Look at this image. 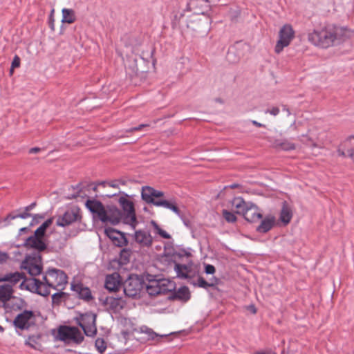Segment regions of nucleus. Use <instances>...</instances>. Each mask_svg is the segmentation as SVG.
I'll return each instance as SVG.
<instances>
[{
	"instance_id": "f257e3e1",
	"label": "nucleus",
	"mask_w": 354,
	"mask_h": 354,
	"mask_svg": "<svg viewBox=\"0 0 354 354\" xmlns=\"http://www.w3.org/2000/svg\"><path fill=\"white\" fill-rule=\"evenodd\" d=\"M86 207L92 212L95 218L104 223L117 225L122 218V214L117 207H104L101 202L96 200H88L86 202Z\"/></svg>"
},
{
	"instance_id": "f03ea898",
	"label": "nucleus",
	"mask_w": 354,
	"mask_h": 354,
	"mask_svg": "<svg viewBox=\"0 0 354 354\" xmlns=\"http://www.w3.org/2000/svg\"><path fill=\"white\" fill-rule=\"evenodd\" d=\"M343 31L342 28L327 26L320 30H314L308 34V39L313 45L326 48L340 40L339 36Z\"/></svg>"
},
{
	"instance_id": "7ed1b4c3",
	"label": "nucleus",
	"mask_w": 354,
	"mask_h": 354,
	"mask_svg": "<svg viewBox=\"0 0 354 354\" xmlns=\"http://www.w3.org/2000/svg\"><path fill=\"white\" fill-rule=\"evenodd\" d=\"M67 276L64 271L53 268L49 269L43 277L44 283L50 289L63 290L68 283Z\"/></svg>"
},
{
	"instance_id": "20e7f679",
	"label": "nucleus",
	"mask_w": 354,
	"mask_h": 354,
	"mask_svg": "<svg viewBox=\"0 0 354 354\" xmlns=\"http://www.w3.org/2000/svg\"><path fill=\"white\" fill-rule=\"evenodd\" d=\"M175 289V283L168 279H150L146 284V291L150 296L165 294Z\"/></svg>"
},
{
	"instance_id": "39448f33",
	"label": "nucleus",
	"mask_w": 354,
	"mask_h": 354,
	"mask_svg": "<svg viewBox=\"0 0 354 354\" xmlns=\"http://www.w3.org/2000/svg\"><path fill=\"white\" fill-rule=\"evenodd\" d=\"M127 196V194L120 196L118 202L124 214V222L134 230L138 222L136 219L133 203Z\"/></svg>"
},
{
	"instance_id": "423d86ee",
	"label": "nucleus",
	"mask_w": 354,
	"mask_h": 354,
	"mask_svg": "<svg viewBox=\"0 0 354 354\" xmlns=\"http://www.w3.org/2000/svg\"><path fill=\"white\" fill-rule=\"evenodd\" d=\"M19 286L21 290H26L44 297L50 294V291L48 290V288L44 283V281H39L33 277L24 278Z\"/></svg>"
},
{
	"instance_id": "0eeeda50",
	"label": "nucleus",
	"mask_w": 354,
	"mask_h": 354,
	"mask_svg": "<svg viewBox=\"0 0 354 354\" xmlns=\"http://www.w3.org/2000/svg\"><path fill=\"white\" fill-rule=\"evenodd\" d=\"M143 285V281L138 275H130L124 283V293L127 297L135 298L140 295Z\"/></svg>"
},
{
	"instance_id": "6e6552de",
	"label": "nucleus",
	"mask_w": 354,
	"mask_h": 354,
	"mask_svg": "<svg viewBox=\"0 0 354 354\" xmlns=\"http://www.w3.org/2000/svg\"><path fill=\"white\" fill-rule=\"evenodd\" d=\"M36 318L35 312L26 309L15 317L13 324L16 328L28 330L35 324Z\"/></svg>"
},
{
	"instance_id": "1a4fd4ad",
	"label": "nucleus",
	"mask_w": 354,
	"mask_h": 354,
	"mask_svg": "<svg viewBox=\"0 0 354 354\" xmlns=\"http://www.w3.org/2000/svg\"><path fill=\"white\" fill-rule=\"evenodd\" d=\"M21 268L31 275L37 276L41 272V259L39 254L28 255L22 261Z\"/></svg>"
},
{
	"instance_id": "9d476101",
	"label": "nucleus",
	"mask_w": 354,
	"mask_h": 354,
	"mask_svg": "<svg viewBox=\"0 0 354 354\" xmlns=\"http://www.w3.org/2000/svg\"><path fill=\"white\" fill-rule=\"evenodd\" d=\"M57 337L59 340L65 342L80 343L84 339V336L78 328L69 326H61Z\"/></svg>"
},
{
	"instance_id": "9b49d317",
	"label": "nucleus",
	"mask_w": 354,
	"mask_h": 354,
	"mask_svg": "<svg viewBox=\"0 0 354 354\" xmlns=\"http://www.w3.org/2000/svg\"><path fill=\"white\" fill-rule=\"evenodd\" d=\"M82 219L81 210L77 206L68 207L65 212L59 216L56 221L58 226L65 227Z\"/></svg>"
},
{
	"instance_id": "f8f14e48",
	"label": "nucleus",
	"mask_w": 354,
	"mask_h": 354,
	"mask_svg": "<svg viewBox=\"0 0 354 354\" xmlns=\"http://www.w3.org/2000/svg\"><path fill=\"white\" fill-rule=\"evenodd\" d=\"M295 32L290 25H284L279 30V40L275 46V52L280 53L285 47H287L292 40Z\"/></svg>"
},
{
	"instance_id": "ddd939ff",
	"label": "nucleus",
	"mask_w": 354,
	"mask_h": 354,
	"mask_svg": "<svg viewBox=\"0 0 354 354\" xmlns=\"http://www.w3.org/2000/svg\"><path fill=\"white\" fill-rule=\"evenodd\" d=\"M133 234L134 241L140 246V247H150L153 243V238L151 234L142 230H136V228Z\"/></svg>"
},
{
	"instance_id": "4468645a",
	"label": "nucleus",
	"mask_w": 354,
	"mask_h": 354,
	"mask_svg": "<svg viewBox=\"0 0 354 354\" xmlns=\"http://www.w3.org/2000/svg\"><path fill=\"white\" fill-rule=\"evenodd\" d=\"M105 288L109 292H116L121 287L120 276L118 273L114 272L106 277L104 282Z\"/></svg>"
},
{
	"instance_id": "2eb2a0df",
	"label": "nucleus",
	"mask_w": 354,
	"mask_h": 354,
	"mask_svg": "<svg viewBox=\"0 0 354 354\" xmlns=\"http://www.w3.org/2000/svg\"><path fill=\"white\" fill-rule=\"evenodd\" d=\"M242 215L248 222H256L262 218V214L259 212V208L252 203H250L248 205Z\"/></svg>"
},
{
	"instance_id": "dca6fc26",
	"label": "nucleus",
	"mask_w": 354,
	"mask_h": 354,
	"mask_svg": "<svg viewBox=\"0 0 354 354\" xmlns=\"http://www.w3.org/2000/svg\"><path fill=\"white\" fill-rule=\"evenodd\" d=\"M71 290L74 291L78 297L86 301H89L93 299L91 290L84 286L82 283H75L71 285Z\"/></svg>"
},
{
	"instance_id": "f3484780",
	"label": "nucleus",
	"mask_w": 354,
	"mask_h": 354,
	"mask_svg": "<svg viewBox=\"0 0 354 354\" xmlns=\"http://www.w3.org/2000/svg\"><path fill=\"white\" fill-rule=\"evenodd\" d=\"M26 245L37 250L38 251L44 250L46 245L43 240V237L33 234L28 237L26 241Z\"/></svg>"
},
{
	"instance_id": "a211bd4d",
	"label": "nucleus",
	"mask_w": 354,
	"mask_h": 354,
	"mask_svg": "<svg viewBox=\"0 0 354 354\" xmlns=\"http://www.w3.org/2000/svg\"><path fill=\"white\" fill-rule=\"evenodd\" d=\"M25 276L23 273L19 272L7 273L0 277V281H8L10 286H15L19 283L24 280Z\"/></svg>"
},
{
	"instance_id": "6ab92c4d",
	"label": "nucleus",
	"mask_w": 354,
	"mask_h": 354,
	"mask_svg": "<svg viewBox=\"0 0 354 354\" xmlns=\"http://www.w3.org/2000/svg\"><path fill=\"white\" fill-rule=\"evenodd\" d=\"M156 207H163L166 209H170L174 213H175L178 216L182 218V214L176 205V203L174 199L170 200H165V199H159L158 201L156 203Z\"/></svg>"
},
{
	"instance_id": "aec40b11",
	"label": "nucleus",
	"mask_w": 354,
	"mask_h": 354,
	"mask_svg": "<svg viewBox=\"0 0 354 354\" xmlns=\"http://www.w3.org/2000/svg\"><path fill=\"white\" fill-rule=\"evenodd\" d=\"M275 223V218L272 216H266L257 227V230L260 233H266L272 229Z\"/></svg>"
},
{
	"instance_id": "412c9836",
	"label": "nucleus",
	"mask_w": 354,
	"mask_h": 354,
	"mask_svg": "<svg viewBox=\"0 0 354 354\" xmlns=\"http://www.w3.org/2000/svg\"><path fill=\"white\" fill-rule=\"evenodd\" d=\"M12 288L10 285H0V307L4 306L6 301L11 297Z\"/></svg>"
},
{
	"instance_id": "4be33fe9",
	"label": "nucleus",
	"mask_w": 354,
	"mask_h": 354,
	"mask_svg": "<svg viewBox=\"0 0 354 354\" xmlns=\"http://www.w3.org/2000/svg\"><path fill=\"white\" fill-rule=\"evenodd\" d=\"M142 198L147 202V203H151L156 206V203L159 201V199L153 198V188L146 186L143 187L141 192Z\"/></svg>"
},
{
	"instance_id": "5701e85b",
	"label": "nucleus",
	"mask_w": 354,
	"mask_h": 354,
	"mask_svg": "<svg viewBox=\"0 0 354 354\" xmlns=\"http://www.w3.org/2000/svg\"><path fill=\"white\" fill-rule=\"evenodd\" d=\"M292 216V212L291 208L287 205L286 203H283L282 209L280 213V220L284 224L287 225L290 223Z\"/></svg>"
},
{
	"instance_id": "b1692460",
	"label": "nucleus",
	"mask_w": 354,
	"mask_h": 354,
	"mask_svg": "<svg viewBox=\"0 0 354 354\" xmlns=\"http://www.w3.org/2000/svg\"><path fill=\"white\" fill-rule=\"evenodd\" d=\"M250 203H246L242 198H234L232 201V206L236 210V212L239 214H243L245 209L247 208Z\"/></svg>"
},
{
	"instance_id": "393cba45",
	"label": "nucleus",
	"mask_w": 354,
	"mask_h": 354,
	"mask_svg": "<svg viewBox=\"0 0 354 354\" xmlns=\"http://www.w3.org/2000/svg\"><path fill=\"white\" fill-rule=\"evenodd\" d=\"M95 319L96 315L94 313H86L81 316L79 325L80 326H84L86 325L95 324Z\"/></svg>"
},
{
	"instance_id": "a878e982",
	"label": "nucleus",
	"mask_w": 354,
	"mask_h": 354,
	"mask_svg": "<svg viewBox=\"0 0 354 354\" xmlns=\"http://www.w3.org/2000/svg\"><path fill=\"white\" fill-rule=\"evenodd\" d=\"M62 13L63 23L72 24L75 21V12L72 9L63 8Z\"/></svg>"
},
{
	"instance_id": "bb28decb",
	"label": "nucleus",
	"mask_w": 354,
	"mask_h": 354,
	"mask_svg": "<svg viewBox=\"0 0 354 354\" xmlns=\"http://www.w3.org/2000/svg\"><path fill=\"white\" fill-rule=\"evenodd\" d=\"M177 299L183 301H187L190 298V292L187 287L183 286L180 288L175 293Z\"/></svg>"
},
{
	"instance_id": "cd10ccee",
	"label": "nucleus",
	"mask_w": 354,
	"mask_h": 354,
	"mask_svg": "<svg viewBox=\"0 0 354 354\" xmlns=\"http://www.w3.org/2000/svg\"><path fill=\"white\" fill-rule=\"evenodd\" d=\"M12 308L14 310L23 311L27 308V303L21 298H15L11 301Z\"/></svg>"
},
{
	"instance_id": "c85d7f7f",
	"label": "nucleus",
	"mask_w": 354,
	"mask_h": 354,
	"mask_svg": "<svg viewBox=\"0 0 354 354\" xmlns=\"http://www.w3.org/2000/svg\"><path fill=\"white\" fill-rule=\"evenodd\" d=\"M53 219L52 218H50L45 221L35 232V234L37 236H44L45 232L52 223H53Z\"/></svg>"
},
{
	"instance_id": "c756f323",
	"label": "nucleus",
	"mask_w": 354,
	"mask_h": 354,
	"mask_svg": "<svg viewBox=\"0 0 354 354\" xmlns=\"http://www.w3.org/2000/svg\"><path fill=\"white\" fill-rule=\"evenodd\" d=\"M187 266L180 265V264H176L175 265V271L177 274V276L182 279H186L188 277V274L187 273Z\"/></svg>"
},
{
	"instance_id": "7c9ffc66",
	"label": "nucleus",
	"mask_w": 354,
	"mask_h": 354,
	"mask_svg": "<svg viewBox=\"0 0 354 354\" xmlns=\"http://www.w3.org/2000/svg\"><path fill=\"white\" fill-rule=\"evenodd\" d=\"M150 223L151 226L153 227L155 232L156 234H159L161 237L164 239H170V235L166 231L161 229L156 221H151Z\"/></svg>"
},
{
	"instance_id": "2f4dec72",
	"label": "nucleus",
	"mask_w": 354,
	"mask_h": 354,
	"mask_svg": "<svg viewBox=\"0 0 354 354\" xmlns=\"http://www.w3.org/2000/svg\"><path fill=\"white\" fill-rule=\"evenodd\" d=\"M84 330V334L88 337L94 336L97 333L95 324L86 325L80 326Z\"/></svg>"
},
{
	"instance_id": "473e14b6",
	"label": "nucleus",
	"mask_w": 354,
	"mask_h": 354,
	"mask_svg": "<svg viewBox=\"0 0 354 354\" xmlns=\"http://www.w3.org/2000/svg\"><path fill=\"white\" fill-rule=\"evenodd\" d=\"M137 62L138 59L136 57H128L124 61V64L131 68L133 72H137L138 71Z\"/></svg>"
},
{
	"instance_id": "72a5a7b5",
	"label": "nucleus",
	"mask_w": 354,
	"mask_h": 354,
	"mask_svg": "<svg viewBox=\"0 0 354 354\" xmlns=\"http://www.w3.org/2000/svg\"><path fill=\"white\" fill-rule=\"evenodd\" d=\"M140 331L142 333L147 335L148 339H154L156 337H159V335L155 333L152 329L147 327L142 326L140 328ZM165 335H160V337H164Z\"/></svg>"
},
{
	"instance_id": "f704fd0d",
	"label": "nucleus",
	"mask_w": 354,
	"mask_h": 354,
	"mask_svg": "<svg viewBox=\"0 0 354 354\" xmlns=\"http://www.w3.org/2000/svg\"><path fill=\"white\" fill-rule=\"evenodd\" d=\"M30 216H31V214L26 211H25L24 212H23L21 214H10L8 215L7 217L5 218V221L14 220L17 218H21L25 219V218L30 217Z\"/></svg>"
},
{
	"instance_id": "c9c22d12",
	"label": "nucleus",
	"mask_w": 354,
	"mask_h": 354,
	"mask_svg": "<svg viewBox=\"0 0 354 354\" xmlns=\"http://www.w3.org/2000/svg\"><path fill=\"white\" fill-rule=\"evenodd\" d=\"M95 346L97 350L101 353H103L106 348V343L102 338H97L95 340Z\"/></svg>"
},
{
	"instance_id": "e433bc0d",
	"label": "nucleus",
	"mask_w": 354,
	"mask_h": 354,
	"mask_svg": "<svg viewBox=\"0 0 354 354\" xmlns=\"http://www.w3.org/2000/svg\"><path fill=\"white\" fill-rule=\"evenodd\" d=\"M348 145H354V137L349 138L342 145V147L344 148ZM348 155L350 157H353L354 156V148L349 149L347 150Z\"/></svg>"
},
{
	"instance_id": "4c0bfd02",
	"label": "nucleus",
	"mask_w": 354,
	"mask_h": 354,
	"mask_svg": "<svg viewBox=\"0 0 354 354\" xmlns=\"http://www.w3.org/2000/svg\"><path fill=\"white\" fill-rule=\"evenodd\" d=\"M223 216L224 218L229 223H234L236 221V216L235 214L227 210L223 211Z\"/></svg>"
},
{
	"instance_id": "58836bf2",
	"label": "nucleus",
	"mask_w": 354,
	"mask_h": 354,
	"mask_svg": "<svg viewBox=\"0 0 354 354\" xmlns=\"http://www.w3.org/2000/svg\"><path fill=\"white\" fill-rule=\"evenodd\" d=\"M196 284L198 286L205 289L214 286V283L207 282L203 277H198Z\"/></svg>"
},
{
	"instance_id": "ea45409f",
	"label": "nucleus",
	"mask_w": 354,
	"mask_h": 354,
	"mask_svg": "<svg viewBox=\"0 0 354 354\" xmlns=\"http://www.w3.org/2000/svg\"><path fill=\"white\" fill-rule=\"evenodd\" d=\"M105 233L110 239L113 240L118 239L116 236H122V234L118 231L113 229H106Z\"/></svg>"
},
{
	"instance_id": "a19ab883",
	"label": "nucleus",
	"mask_w": 354,
	"mask_h": 354,
	"mask_svg": "<svg viewBox=\"0 0 354 354\" xmlns=\"http://www.w3.org/2000/svg\"><path fill=\"white\" fill-rule=\"evenodd\" d=\"M281 149L285 151H289L295 149V145L288 141H284L280 144H277Z\"/></svg>"
},
{
	"instance_id": "79ce46f5",
	"label": "nucleus",
	"mask_w": 354,
	"mask_h": 354,
	"mask_svg": "<svg viewBox=\"0 0 354 354\" xmlns=\"http://www.w3.org/2000/svg\"><path fill=\"white\" fill-rule=\"evenodd\" d=\"M64 295V293L62 292V290H59V292L53 294V295H52L53 302L58 303Z\"/></svg>"
},
{
	"instance_id": "37998d69",
	"label": "nucleus",
	"mask_w": 354,
	"mask_h": 354,
	"mask_svg": "<svg viewBox=\"0 0 354 354\" xmlns=\"http://www.w3.org/2000/svg\"><path fill=\"white\" fill-rule=\"evenodd\" d=\"M199 2H203L205 4L208 3V0H191L190 2L188 3V9L189 10H192V7L198 5Z\"/></svg>"
},
{
	"instance_id": "c03bdc74",
	"label": "nucleus",
	"mask_w": 354,
	"mask_h": 354,
	"mask_svg": "<svg viewBox=\"0 0 354 354\" xmlns=\"http://www.w3.org/2000/svg\"><path fill=\"white\" fill-rule=\"evenodd\" d=\"M20 65V59L19 57L16 55L15 56L12 62V66H11V73L12 72V69L15 68H17L19 67Z\"/></svg>"
},
{
	"instance_id": "a18cd8bd",
	"label": "nucleus",
	"mask_w": 354,
	"mask_h": 354,
	"mask_svg": "<svg viewBox=\"0 0 354 354\" xmlns=\"http://www.w3.org/2000/svg\"><path fill=\"white\" fill-rule=\"evenodd\" d=\"M205 272L207 274H213L215 272V268L212 265L207 264L205 266Z\"/></svg>"
},
{
	"instance_id": "49530a36",
	"label": "nucleus",
	"mask_w": 354,
	"mask_h": 354,
	"mask_svg": "<svg viewBox=\"0 0 354 354\" xmlns=\"http://www.w3.org/2000/svg\"><path fill=\"white\" fill-rule=\"evenodd\" d=\"M153 50H151L149 52V55H147V57H145V53H142L140 55V59H142V60H143L144 62H149V61L148 60V58H149V57H151H151H152V56H153Z\"/></svg>"
},
{
	"instance_id": "de8ad7c7",
	"label": "nucleus",
	"mask_w": 354,
	"mask_h": 354,
	"mask_svg": "<svg viewBox=\"0 0 354 354\" xmlns=\"http://www.w3.org/2000/svg\"><path fill=\"white\" fill-rule=\"evenodd\" d=\"M149 125L147 124H141L138 125V127L131 128L128 130L129 132H133L136 131L141 130L142 128L148 127Z\"/></svg>"
},
{
	"instance_id": "09e8293b",
	"label": "nucleus",
	"mask_w": 354,
	"mask_h": 354,
	"mask_svg": "<svg viewBox=\"0 0 354 354\" xmlns=\"http://www.w3.org/2000/svg\"><path fill=\"white\" fill-rule=\"evenodd\" d=\"M266 113H269L270 114L274 115V116H276L279 114V109L277 108V107H273L271 109H269V110H267L266 111Z\"/></svg>"
},
{
	"instance_id": "8fccbe9b",
	"label": "nucleus",
	"mask_w": 354,
	"mask_h": 354,
	"mask_svg": "<svg viewBox=\"0 0 354 354\" xmlns=\"http://www.w3.org/2000/svg\"><path fill=\"white\" fill-rule=\"evenodd\" d=\"M8 259L7 253L0 251V263L6 262Z\"/></svg>"
},
{
	"instance_id": "3c124183",
	"label": "nucleus",
	"mask_w": 354,
	"mask_h": 354,
	"mask_svg": "<svg viewBox=\"0 0 354 354\" xmlns=\"http://www.w3.org/2000/svg\"><path fill=\"white\" fill-rule=\"evenodd\" d=\"M163 196H164V193L162 192L153 189V198L157 199L158 198H160Z\"/></svg>"
},
{
	"instance_id": "603ef678",
	"label": "nucleus",
	"mask_w": 354,
	"mask_h": 354,
	"mask_svg": "<svg viewBox=\"0 0 354 354\" xmlns=\"http://www.w3.org/2000/svg\"><path fill=\"white\" fill-rule=\"evenodd\" d=\"M123 184V183H122L121 181L120 180H115V181H113V182H111V183H108V185L111 187H119V185L120 184Z\"/></svg>"
},
{
	"instance_id": "864d4df0",
	"label": "nucleus",
	"mask_w": 354,
	"mask_h": 354,
	"mask_svg": "<svg viewBox=\"0 0 354 354\" xmlns=\"http://www.w3.org/2000/svg\"><path fill=\"white\" fill-rule=\"evenodd\" d=\"M73 189H75V188L73 187ZM75 189H77V192L75 194H70L67 196V198L68 199H72V198H75L78 196V192L80 191V189H79V186H77V187L75 188Z\"/></svg>"
},
{
	"instance_id": "5fc2aeb1",
	"label": "nucleus",
	"mask_w": 354,
	"mask_h": 354,
	"mask_svg": "<svg viewBox=\"0 0 354 354\" xmlns=\"http://www.w3.org/2000/svg\"><path fill=\"white\" fill-rule=\"evenodd\" d=\"M35 203H32L31 204L25 207V211L28 212L29 211L32 210L35 207Z\"/></svg>"
},
{
	"instance_id": "6e6d98bb",
	"label": "nucleus",
	"mask_w": 354,
	"mask_h": 354,
	"mask_svg": "<svg viewBox=\"0 0 354 354\" xmlns=\"http://www.w3.org/2000/svg\"><path fill=\"white\" fill-rule=\"evenodd\" d=\"M41 148L39 147H33V148H31L30 150H29V153H38L41 151Z\"/></svg>"
},
{
	"instance_id": "4d7b16f0",
	"label": "nucleus",
	"mask_w": 354,
	"mask_h": 354,
	"mask_svg": "<svg viewBox=\"0 0 354 354\" xmlns=\"http://www.w3.org/2000/svg\"><path fill=\"white\" fill-rule=\"evenodd\" d=\"M248 309L253 314H255L257 312L256 308L254 305H250L248 307Z\"/></svg>"
},
{
	"instance_id": "13d9d810",
	"label": "nucleus",
	"mask_w": 354,
	"mask_h": 354,
	"mask_svg": "<svg viewBox=\"0 0 354 354\" xmlns=\"http://www.w3.org/2000/svg\"><path fill=\"white\" fill-rule=\"evenodd\" d=\"M128 256H129V252L125 250H123L122 252H121V257H124L125 259H128Z\"/></svg>"
},
{
	"instance_id": "bf43d9fd",
	"label": "nucleus",
	"mask_w": 354,
	"mask_h": 354,
	"mask_svg": "<svg viewBox=\"0 0 354 354\" xmlns=\"http://www.w3.org/2000/svg\"><path fill=\"white\" fill-rule=\"evenodd\" d=\"M337 153H338V156H346V153L341 148H339L337 149Z\"/></svg>"
},
{
	"instance_id": "052dcab7",
	"label": "nucleus",
	"mask_w": 354,
	"mask_h": 354,
	"mask_svg": "<svg viewBox=\"0 0 354 354\" xmlns=\"http://www.w3.org/2000/svg\"><path fill=\"white\" fill-rule=\"evenodd\" d=\"M255 354H276V353L272 351H258V352L255 353Z\"/></svg>"
},
{
	"instance_id": "680f3d73",
	"label": "nucleus",
	"mask_w": 354,
	"mask_h": 354,
	"mask_svg": "<svg viewBox=\"0 0 354 354\" xmlns=\"http://www.w3.org/2000/svg\"><path fill=\"white\" fill-rule=\"evenodd\" d=\"M252 123L255 125L256 127H264V125L260 122H258L256 120H252Z\"/></svg>"
},
{
	"instance_id": "e2e57ef3",
	"label": "nucleus",
	"mask_w": 354,
	"mask_h": 354,
	"mask_svg": "<svg viewBox=\"0 0 354 354\" xmlns=\"http://www.w3.org/2000/svg\"><path fill=\"white\" fill-rule=\"evenodd\" d=\"M283 111L286 112L287 116L290 115V114H291L290 111L286 106H283Z\"/></svg>"
},
{
	"instance_id": "0e129e2a",
	"label": "nucleus",
	"mask_w": 354,
	"mask_h": 354,
	"mask_svg": "<svg viewBox=\"0 0 354 354\" xmlns=\"http://www.w3.org/2000/svg\"><path fill=\"white\" fill-rule=\"evenodd\" d=\"M234 54V53L232 52V50H230L228 53H227V59L228 60H230V62H235V60H232L231 59V56Z\"/></svg>"
},
{
	"instance_id": "69168bd1",
	"label": "nucleus",
	"mask_w": 354,
	"mask_h": 354,
	"mask_svg": "<svg viewBox=\"0 0 354 354\" xmlns=\"http://www.w3.org/2000/svg\"><path fill=\"white\" fill-rule=\"evenodd\" d=\"M237 187H238L237 184H232V185H229V187H230L232 189L236 188Z\"/></svg>"
},
{
	"instance_id": "338daca9",
	"label": "nucleus",
	"mask_w": 354,
	"mask_h": 354,
	"mask_svg": "<svg viewBox=\"0 0 354 354\" xmlns=\"http://www.w3.org/2000/svg\"><path fill=\"white\" fill-rule=\"evenodd\" d=\"M26 230H28V227H22L20 229L21 232H26Z\"/></svg>"
},
{
	"instance_id": "774afa93",
	"label": "nucleus",
	"mask_w": 354,
	"mask_h": 354,
	"mask_svg": "<svg viewBox=\"0 0 354 354\" xmlns=\"http://www.w3.org/2000/svg\"><path fill=\"white\" fill-rule=\"evenodd\" d=\"M111 299L113 300V303H118L119 302L118 299H113V298H111Z\"/></svg>"
}]
</instances>
